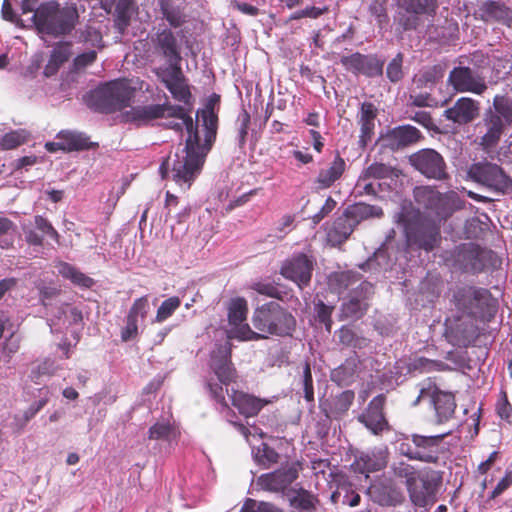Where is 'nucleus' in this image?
I'll return each mask as SVG.
<instances>
[{"mask_svg":"<svg viewBox=\"0 0 512 512\" xmlns=\"http://www.w3.org/2000/svg\"><path fill=\"white\" fill-rule=\"evenodd\" d=\"M447 81L454 90L461 93L471 92L481 95L487 90L485 78L465 66L454 67L450 71Z\"/></svg>","mask_w":512,"mask_h":512,"instance_id":"obj_21","label":"nucleus"},{"mask_svg":"<svg viewBox=\"0 0 512 512\" xmlns=\"http://www.w3.org/2000/svg\"><path fill=\"white\" fill-rule=\"evenodd\" d=\"M340 63L347 71L368 78L382 76L385 64L384 60H381L376 54H362L360 52L342 56Z\"/></svg>","mask_w":512,"mask_h":512,"instance_id":"obj_18","label":"nucleus"},{"mask_svg":"<svg viewBox=\"0 0 512 512\" xmlns=\"http://www.w3.org/2000/svg\"><path fill=\"white\" fill-rule=\"evenodd\" d=\"M398 7L397 22L405 31L416 30L422 16H434L438 0H396Z\"/></svg>","mask_w":512,"mask_h":512,"instance_id":"obj_13","label":"nucleus"},{"mask_svg":"<svg viewBox=\"0 0 512 512\" xmlns=\"http://www.w3.org/2000/svg\"><path fill=\"white\" fill-rule=\"evenodd\" d=\"M333 305H326L323 301H318L315 304V312L317 320L324 324L326 330L330 333L332 328V313L334 311Z\"/></svg>","mask_w":512,"mask_h":512,"instance_id":"obj_61","label":"nucleus"},{"mask_svg":"<svg viewBox=\"0 0 512 512\" xmlns=\"http://www.w3.org/2000/svg\"><path fill=\"white\" fill-rule=\"evenodd\" d=\"M149 310L148 296H142L137 298L129 309L127 316L132 317L136 320H144L147 317Z\"/></svg>","mask_w":512,"mask_h":512,"instance_id":"obj_64","label":"nucleus"},{"mask_svg":"<svg viewBox=\"0 0 512 512\" xmlns=\"http://www.w3.org/2000/svg\"><path fill=\"white\" fill-rule=\"evenodd\" d=\"M480 112V103L470 97H461L453 106L443 112V116L458 125H466L473 122Z\"/></svg>","mask_w":512,"mask_h":512,"instance_id":"obj_26","label":"nucleus"},{"mask_svg":"<svg viewBox=\"0 0 512 512\" xmlns=\"http://www.w3.org/2000/svg\"><path fill=\"white\" fill-rule=\"evenodd\" d=\"M450 305V311L478 318L482 323L490 322L498 310V302L488 289L468 284L452 290Z\"/></svg>","mask_w":512,"mask_h":512,"instance_id":"obj_3","label":"nucleus"},{"mask_svg":"<svg viewBox=\"0 0 512 512\" xmlns=\"http://www.w3.org/2000/svg\"><path fill=\"white\" fill-rule=\"evenodd\" d=\"M223 385L224 384H221L220 382L216 383V382H213L212 380H208L206 382V388L209 390L210 396L217 403H219L223 408L227 409V411L230 414L234 415V411H232L229 408L228 403H227V401L225 399Z\"/></svg>","mask_w":512,"mask_h":512,"instance_id":"obj_62","label":"nucleus"},{"mask_svg":"<svg viewBox=\"0 0 512 512\" xmlns=\"http://www.w3.org/2000/svg\"><path fill=\"white\" fill-rule=\"evenodd\" d=\"M453 268L464 273H479L485 267L484 250L473 242L462 243L451 251Z\"/></svg>","mask_w":512,"mask_h":512,"instance_id":"obj_16","label":"nucleus"},{"mask_svg":"<svg viewBox=\"0 0 512 512\" xmlns=\"http://www.w3.org/2000/svg\"><path fill=\"white\" fill-rule=\"evenodd\" d=\"M133 94L134 90L126 80H113L91 91L87 104L95 111L114 113L127 107Z\"/></svg>","mask_w":512,"mask_h":512,"instance_id":"obj_7","label":"nucleus"},{"mask_svg":"<svg viewBox=\"0 0 512 512\" xmlns=\"http://www.w3.org/2000/svg\"><path fill=\"white\" fill-rule=\"evenodd\" d=\"M374 502L381 506H396L403 502L404 497L399 489L391 483H377L369 487Z\"/></svg>","mask_w":512,"mask_h":512,"instance_id":"obj_36","label":"nucleus"},{"mask_svg":"<svg viewBox=\"0 0 512 512\" xmlns=\"http://www.w3.org/2000/svg\"><path fill=\"white\" fill-rule=\"evenodd\" d=\"M239 512H283L281 508L275 506L270 502H257L254 499L248 498Z\"/></svg>","mask_w":512,"mask_h":512,"instance_id":"obj_59","label":"nucleus"},{"mask_svg":"<svg viewBox=\"0 0 512 512\" xmlns=\"http://www.w3.org/2000/svg\"><path fill=\"white\" fill-rule=\"evenodd\" d=\"M79 42L88 44L97 49L104 47L101 32L92 26H86L79 31Z\"/></svg>","mask_w":512,"mask_h":512,"instance_id":"obj_52","label":"nucleus"},{"mask_svg":"<svg viewBox=\"0 0 512 512\" xmlns=\"http://www.w3.org/2000/svg\"><path fill=\"white\" fill-rule=\"evenodd\" d=\"M385 404L386 396L379 394L368 403L365 410L357 417V420L374 435L390 430V425L384 412Z\"/></svg>","mask_w":512,"mask_h":512,"instance_id":"obj_22","label":"nucleus"},{"mask_svg":"<svg viewBox=\"0 0 512 512\" xmlns=\"http://www.w3.org/2000/svg\"><path fill=\"white\" fill-rule=\"evenodd\" d=\"M59 273L77 286L91 288L94 285V280L91 277L85 275L69 263H62L59 268Z\"/></svg>","mask_w":512,"mask_h":512,"instance_id":"obj_42","label":"nucleus"},{"mask_svg":"<svg viewBox=\"0 0 512 512\" xmlns=\"http://www.w3.org/2000/svg\"><path fill=\"white\" fill-rule=\"evenodd\" d=\"M356 226L357 225L354 223L352 218L346 215L345 210L344 214L335 220L333 224V232L343 240H346L353 233Z\"/></svg>","mask_w":512,"mask_h":512,"instance_id":"obj_54","label":"nucleus"},{"mask_svg":"<svg viewBox=\"0 0 512 512\" xmlns=\"http://www.w3.org/2000/svg\"><path fill=\"white\" fill-rule=\"evenodd\" d=\"M34 224L36 229L39 230L43 236L46 235L54 240L57 244L60 243V234L46 217L42 215H36L34 217Z\"/></svg>","mask_w":512,"mask_h":512,"instance_id":"obj_60","label":"nucleus"},{"mask_svg":"<svg viewBox=\"0 0 512 512\" xmlns=\"http://www.w3.org/2000/svg\"><path fill=\"white\" fill-rule=\"evenodd\" d=\"M355 399L352 390L342 391L325 404V414L329 418L340 419L349 411Z\"/></svg>","mask_w":512,"mask_h":512,"instance_id":"obj_37","label":"nucleus"},{"mask_svg":"<svg viewBox=\"0 0 512 512\" xmlns=\"http://www.w3.org/2000/svg\"><path fill=\"white\" fill-rule=\"evenodd\" d=\"M373 293V286L369 282L363 281L359 284L349 296L347 302L342 305V314L345 318H361L366 310L365 300Z\"/></svg>","mask_w":512,"mask_h":512,"instance_id":"obj_28","label":"nucleus"},{"mask_svg":"<svg viewBox=\"0 0 512 512\" xmlns=\"http://www.w3.org/2000/svg\"><path fill=\"white\" fill-rule=\"evenodd\" d=\"M343 495V504L355 507L360 503V495L352 489V484L343 481L337 485L336 490L331 495L333 503H337Z\"/></svg>","mask_w":512,"mask_h":512,"instance_id":"obj_45","label":"nucleus"},{"mask_svg":"<svg viewBox=\"0 0 512 512\" xmlns=\"http://www.w3.org/2000/svg\"><path fill=\"white\" fill-rule=\"evenodd\" d=\"M403 59L404 56L402 53H398L387 65L386 68V75L387 78L393 82L397 83L400 80H402L404 73H403Z\"/></svg>","mask_w":512,"mask_h":512,"instance_id":"obj_58","label":"nucleus"},{"mask_svg":"<svg viewBox=\"0 0 512 512\" xmlns=\"http://www.w3.org/2000/svg\"><path fill=\"white\" fill-rule=\"evenodd\" d=\"M248 312L247 302L244 298L233 299L228 308V321L232 326H238L246 320Z\"/></svg>","mask_w":512,"mask_h":512,"instance_id":"obj_47","label":"nucleus"},{"mask_svg":"<svg viewBox=\"0 0 512 512\" xmlns=\"http://www.w3.org/2000/svg\"><path fill=\"white\" fill-rule=\"evenodd\" d=\"M72 55V42H57L50 53L47 64L44 67L43 75L47 78L58 73L61 66L66 63Z\"/></svg>","mask_w":512,"mask_h":512,"instance_id":"obj_35","label":"nucleus"},{"mask_svg":"<svg viewBox=\"0 0 512 512\" xmlns=\"http://www.w3.org/2000/svg\"><path fill=\"white\" fill-rule=\"evenodd\" d=\"M254 460L263 469H269L279 463L280 454L267 443H262L254 453Z\"/></svg>","mask_w":512,"mask_h":512,"instance_id":"obj_43","label":"nucleus"},{"mask_svg":"<svg viewBox=\"0 0 512 512\" xmlns=\"http://www.w3.org/2000/svg\"><path fill=\"white\" fill-rule=\"evenodd\" d=\"M361 370L362 361L354 354L331 372V380L339 386H347L359 377Z\"/></svg>","mask_w":512,"mask_h":512,"instance_id":"obj_33","label":"nucleus"},{"mask_svg":"<svg viewBox=\"0 0 512 512\" xmlns=\"http://www.w3.org/2000/svg\"><path fill=\"white\" fill-rule=\"evenodd\" d=\"M423 139L419 129L412 125H400L390 129L384 136L386 146L397 151L418 143Z\"/></svg>","mask_w":512,"mask_h":512,"instance_id":"obj_27","label":"nucleus"},{"mask_svg":"<svg viewBox=\"0 0 512 512\" xmlns=\"http://www.w3.org/2000/svg\"><path fill=\"white\" fill-rule=\"evenodd\" d=\"M230 397L232 405L241 415L247 418L256 416L266 405L270 403L269 400L238 390H233Z\"/></svg>","mask_w":512,"mask_h":512,"instance_id":"obj_30","label":"nucleus"},{"mask_svg":"<svg viewBox=\"0 0 512 512\" xmlns=\"http://www.w3.org/2000/svg\"><path fill=\"white\" fill-rule=\"evenodd\" d=\"M361 280V275L354 271H342L331 275L330 283L339 292L347 290L350 286Z\"/></svg>","mask_w":512,"mask_h":512,"instance_id":"obj_46","label":"nucleus"},{"mask_svg":"<svg viewBox=\"0 0 512 512\" xmlns=\"http://www.w3.org/2000/svg\"><path fill=\"white\" fill-rule=\"evenodd\" d=\"M511 124L512 99L505 95H496L493 106L484 112L482 126L485 132L480 137L479 145L485 151L496 148L506 128Z\"/></svg>","mask_w":512,"mask_h":512,"instance_id":"obj_6","label":"nucleus"},{"mask_svg":"<svg viewBox=\"0 0 512 512\" xmlns=\"http://www.w3.org/2000/svg\"><path fill=\"white\" fill-rule=\"evenodd\" d=\"M445 434L423 436L412 434L404 439L398 447L399 453L410 460L437 463L443 454L442 442Z\"/></svg>","mask_w":512,"mask_h":512,"instance_id":"obj_8","label":"nucleus"},{"mask_svg":"<svg viewBox=\"0 0 512 512\" xmlns=\"http://www.w3.org/2000/svg\"><path fill=\"white\" fill-rule=\"evenodd\" d=\"M394 473L397 477L405 480L407 491L417 481L420 473L414 469L413 466L405 462H400L394 466Z\"/></svg>","mask_w":512,"mask_h":512,"instance_id":"obj_55","label":"nucleus"},{"mask_svg":"<svg viewBox=\"0 0 512 512\" xmlns=\"http://www.w3.org/2000/svg\"><path fill=\"white\" fill-rule=\"evenodd\" d=\"M480 11L486 21H507L511 16V11L505 4L494 0H488L483 3Z\"/></svg>","mask_w":512,"mask_h":512,"instance_id":"obj_41","label":"nucleus"},{"mask_svg":"<svg viewBox=\"0 0 512 512\" xmlns=\"http://www.w3.org/2000/svg\"><path fill=\"white\" fill-rule=\"evenodd\" d=\"M414 197L418 204L434 212L440 220H446L461 208L456 193H441L431 186L417 187Z\"/></svg>","mask_w":512,"mask_h":512,"instance_id":"obj_9","label":"nucleus"},{"mask_svg":"<svg viewBox=\"0 0 512 512\" xmlns=\"http://www.w3.org/2000/svg\"><path fill=\"white\" fill-rule=\"evenodd\" d=\"M192 109L193 107H186L184 110V116L178 117V119L182 121L180 123L183 124V128L185 127L187 130L188 136L186 138L185 145L188 147L202 146L203 142H201L198 125L194 124V121L190 115Z\"/></svg>","mask_w":512,"mask_h":512,"instance_id":"obj_44","label":"nucleus"},{"mask_svg":"<svg viewBox=\"0 0 512 512\" xmlns=\"http://www.w3.org/2000/svg\"><path fill=\"white\" fill-rule=\"evenodd\" d=\"M479 322L481 321L478 318L451 311L445 321V335L449 343L465 348L473 344L479 336Z\"/></svg>","mask_w":512,"mask_h":512,"instance_id":"obj_11","label":"nucleus"},{"mask_svg":"<svg viewBox=\"0 0 512 512\" xmlns=\"http://www.w3.org/2000/svg\"><path fill=\"white\" fill-rule=\"evenodd\" d=\"M314 269L313 259L304 253H296L290 259H287L281 269L280 274L293 282L299 288L308 286Z\"/></svg>","mask_w":512,"mask_h":512,"instance_id":"obj_20","label":"nucleus"},{"mask_svg":"<svg viewBox=\"0 0 512 512\" xmlns=\"http://www.w3.org/2000/svg\"><path fill=\"white\" fill-rule=\"evenodd\" d=\"M345 210L346 215L352 218L356 225L369 218H381L384 215L381 207L364 202L350 205Z\"/></svg>","mask_w":512,"mask_h":512,"instance_id":"obj_38","label":"nucleus"},{"mask_svg":"<svg viewBox=\"0 0 512 512\" xmlns=\"http://www.w3.org/2000/svg\"><path fill=\"white\" fill-rule=\"evenodd\" d=\"M290 505L296 509L311 512L315 510L318 499L310 491L300 487L298 489L289 490Z\"/></svg>","mask_w":512,"mask_h":512,"instance_id":"obj_39","label":"nucleus"},{"mask_svg":"<svg viewBox=\"0 0 512 512\" xmlns=\"http://www.w3.org/2000/svg\"><path fill=\"white\" fill-rule=\"evenodd\" d=\"M377 112V108L372 102L365 101L361 104L358 124L360 126L359 146L362 148H365L372 141Z\"/></svg>","mask_w":512,"mask_h":512,"instance_id":"obj_32","label":"nucleus"},{"mask_svg":"<svg viewBox=\"0 0 512 512\" xmlns=\"http://www.w3.org/2000/svg\"><path fill=\"white\" fill-rule=\"evenodd\" d=\"M232 344L226 341L211 352L210 368L221 384L228 386L237 378V371L231 360Z\"/></svg>","mask_w":512,"mask_h":512,"instance_id":"obj_19","label":"nucleus"},{"mask_svg":"<svg viewBox=\"0 0 512 512\" xmlns=\"http://www.w3.org/2000/svg\"><path fill=\"white\" fill-rule=\"evenodd\" d=\"M442 480V474L438 471L432 470L420 475L408 490L411 502L417 507L433 505L437 501Z\"/></svg>","mask_w":512,"mask_h":512,"instance_id":"obj_15","label":"nucleus"},{"mask_svg":"<svg viewBox=\"0 0 512 512\" xmlns=\"http://www.w3.org/2000/svg\"><path fill=\"white\" fill-rule=\"evenodd\" d=\"M155 52L160 54L172 67L181 65V50L178 40L172 30L165 28L159 30L152 39Z\"/></svg>","mask_w":512,"mask_h":512,"instance_id":"obj_24","label":"nucleus"},{"mask_svg":"<svg viewBox=\"0 0 512 512\" xmlns=\"http://www.w3.org/2000/svg\"><path fill=\"white\" fill-rule=\"evenodd\" d=\"M426 396L431 398L438 423L447 422L452 418L456 409L453 393L440 390L431 379H428L427 383L421 388L414 405H417Z\"/></svg>","mask_w":512,"mask_h":512,"instance_id":"obj_17","label":"nucleus"},{"mask_svg":"<svg viewBox=\"0 0 512 512\" xmlns=\"http://www.w3.org/2000/svg\"><path fill=\"white\" fill-rule=\"evenodd\" d=\"M181 306V299L178 296H172L165 299L158 307L155 322L162 323L170 318Z\"/></svg>","mask_w":512,"mask_h":512,"instance_id":"obj_49","label":"nucleus"},{"mask_svg":"<svg viewBox=\"0 0 512 512\" xmlns=\"http://www.w3.org/2000/svg\"><path fill=\"white\" fill-rule=\"evenodd\" d=\"M163 106L161 104L138 105L131 107L123 113L122 118L127 123L136 126L147 125L150 122L163 118Z\"/></svg>","mask_w":512,"mask_h":512,"instance_id":"obj_31","label":"nucleus"},{"mask_svg":"<svg viewBox=\"0 0 512 512\" xmlns=\"http://www.w3.org/2000/svg\"><path fill=\"white\" fill-rule=\"evenodd\" d=\"M468 175L473 181L496 192L504 194L512 189L511 177L495 163L488 161L473 163L468 170Z\"/></svg>","mask_w":512,"mask_h":512,"instance_id":"obj_12","label":"nucleus"},{"mask_svg":"<svg viewBox=\"0 0 512 512\" xmlns=\"http://www.w3.org/2000/svg\"><path fill=\"white\" fill-rule=\"evenodd\" d=\"M220 103V95L213 93L207 100L205 107L197 111V116L201 117L204 138L207 142H215L218 130V115L215 106Z\"/></svg>","mask_w":512,"mask_h":512,"instance_id":"obj_29","label":"nucleus"},{"mask_svg":"<svg viewBox=\"0 0 512 512\" xmlns=\"http://www.w3.org/2000/svg\"><path fill=\"white\" fill-rule=\"evenodd\" d=\"M354 465L357 471L365 474L378 471L382 468V464L368 454L362 455L356 459Z\"/></svg>","mask_w":512,"mask_h":512,"instance_id":"obj_63","label":"nucleus"},{"mask_svg":"<svg viewBox=\"0 0 512 512\" xmlns=\"http://www.w3.org/2000/svg\"><path fill=\"white\" fill-rule=\"evenodd\" d=\"M27 141V134L24 130L11 131L6 133L1 139V148L4 150H12Z\"/></svg>","mask_w":512,"mask_h":512,"instance_id":"obj_57","label":"nucleus"},{"mask_svg":"<svg viewBox=\"0 0 512 512\" xmlns=\"http://www.w3.org/2000/svg\"><path fill=\"white\" fill-rule=\"evenodd\" d=\"M34 23L41 33L54 37L70 34L79 20L75 5L60 7L56 1L42 3L33 15Z\"/></svg>","mask_w":512,"mask_h":512,"instance_id":"obj_4","label":"nucleus"},{"mask_svg":"<svg viewBox=\"0 0 512 512\" xmlns=\"http://www.w3.org/2000/svg\"><path fill=\"white\" fill-rule=\"evenodd\" d=\"M228 339H238L241 341L261 340L262 335L259 331H253L248 324L234 326L228 331Z\"/></svg>","mask_w":512,"mask_h":512,"instance_id":"obj_50","label":"nucleus"},{"mask_svg":"<svg viewBox=\"0 0 512 512\" xmlns=\"http://www.w3.org/2000/svg\"><path fill=\"white\" fill-rule=\"evenodd\" d=\"M370 179H387L395 175V169L387 164L374 162L362 171Z\"/></svg>","mask_w":512,"mask_h":512,"instance_id":"obj_51","label":"nucleus"},{"mask_svg":"<svg viewBox=\"0 0 512 512\" xmlns=\"http://www.w3.org/2000/svg\"><path fill=\"white\" fill-rule=\"evenodd\" d=\"M346 170V162L341 157L340 153L337 152L334 159L329 163L327 167L320 169L315 183L318 189H328L338 181Z\"/></svg>","mask_w":512,"mask_h":512,"instance_id":"obj_34","label":"nucleus"},{"mask_svg":"<svg viewBox=\"0 0 512 512\" xmlns=\"http://www.w3.org/2000/svg\"><path fill=\"white\" fill-rule=\"evenodd\" d=\"M402 226L406 244L426 252L433 251L441 242L440 225L414 208H403L396 215Z\"/></svg>","mask_w":512,"mask_h":512,"instance_id":"obj_2","label":"nucleus"},{"mask_svg":"<svg viewBox=\"0 0 512 512\" xmlns=\"http://www.w3.org/2000/svg\"><path fill=\"white\" fill-rule=\"evenodd\" d=\"M133 12V0H119L115 8L114 25L121 35H123L129 27Z\"/></svg>","mask_w":512,"mask_h":512,"instance_id":"obj_40","label":"nucleus"},{"mask_svg":"<svg viewBox=\"0 0 512 512\" xmlns=\"http://www.w3.org/2000/svg\"><path fill=\"white\" fill-rule=\"evenodd\" d=\"M409 163L423 176L444 181L449 178L443 156L434 149H421L409 156Z\"/></svg>","mask_w":512,"mask_h":512,"instance_id":"obj_14","label":"nucleus"},{"mask_svg":"<svg viewBox=\"0 0 512 512\" xmlns=\"http://www.w3.org/2000/svg\"><path fill=\"white\" fill-rule=\"evenodd\" d=\"M337 335L339 343L346 347L362 348L365 343L364 338L359 337L351 328L346 326L341 327Z\"/></svg>","mask_w":512,"mask_h":512,"instance_id":"obj_53","label":"nucleus"},{"mask_svg":"<svg viewBox=\"0 0 512 512\" xmlns=\"http://www.w3.org/2000/svg\"><path fill=\"white\" fill-rule=\"evenodd\" d=\"M303 469V460L296 459L274 471L260 475L256 483L264 491L289 495V487L299 478Z\"/></svg>","mask_w":512,"mask_h":512,"instance_id":"obj_10","label":"nucleus"},{"mask_svg":"<svg viewBox=\"0 0 512 512\" xmlns=\"http://www.w3.org/2000/svg\"><path fill=\"white\" fill-rule=\"evenodd\" d=\"M160 10H161L163 17L174 28H178V27L182 26V24L185 22L183 14L181 13V11L178 7L173 6V2L172 3L164 2L162 4V8Z\"/></svg>","mask_w":512,"mask_h":512,"instance_id":"obj_56","label":"nucleus"},{"mask_svg":"<svg viewBox=\"0 0 512 512\" xmlns=\"http://www.w3.org/2000/svg\"><path fill=\"white\" fill-rule=\"evenodd\" d=\"M214 142L204 138L202 146H184L173 159H165L159 168L163 179H171L181 191H188L202 172L206 157Z\"/></svg>","mask_w":512,"mask_h":512,"instance_id":"obj_1","label":"nucleus"},{"mask_svg":"<svg viewBox=\"0 0 512 512\" xmlns=\"http://www.w3.org/2000/svg\"><path fill=\"white\" fill-rule=\"evenodd\" d=\"M252 324L261 333L262 339H268L270 336H292L296 329L295 317L274 301L265 303L254 310Z\"/></svg>","mask_w":512,"mask_h":512,"instance_id":"obj_5","label":"nucleus"},{"mask_svg":"<svg viewBox=\"0 0 512 512\" xmlns=\"http://www.w3.org/2000/svg\"><path fill=\"white\" fill-rule=\"evenodd\" d=\"M94 147L88 136L84 133L62 130L56 135V141L47 142L45 149L50 153H55L58 150L64 152H74L88 150Z\"/></svg>","mask_w":512,"mask_h":512,"instance_id":"obj_23","label":"nucleus"},{"mask_svg":"<svg viewBox=\"0 0 512 512\" xmlns=\"http://www.w3.org/2000/svg\"><path fill=\"white\" fill-rule=\"evenodd\" d=\"M410 367L414 371H419L420 373H428L431 371H444L448 369L449 366L439 360L417 357L412 361Z\"/></svg>","mask_w":512,"mask_h":512,"instance_id":"obj_48","label":"nucleus"},{"mask_svg":"<svg viewBox=\"0 0 512 512\" xmlns=\"http://www.w3.org/2000/svg\"><path fill=\"white\" fill-rule=\"evenodd\" d=\"M162 82L171 93L173 99L188 107H193L194 98L185 75L181 67H172L169 76L163 78Z\"/></svg>","mask_w":512,"mask_h":512,"instance_id":"obj_25","label":"nucleus"}]
</instances>
